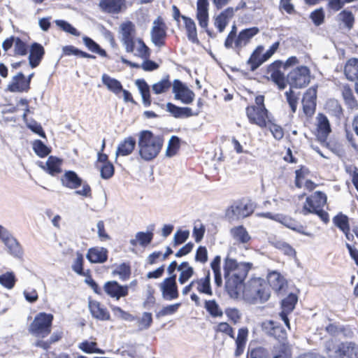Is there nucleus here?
I'll return each mask as SVG.
<instances>
[{
  "label": "nucleus",
  "mask_w": 358,
  "mask_h": 358,
  "mask_svg": "<svg viewBox=\"0 0 358 358\" xmlns=\"http://www.w3.org/2000/svg\"><path fill=\"white\" fill-rule=\"evenodd\" d=\"M252 267L249 262L238 263L236 259L227 257L224 259V277L225 290L231 298H238L245 279Z\"/></svg>",
  "instance_id": "1"
},
{
  "label": "nucleus",
  "mask_w": 358,
  "mask_h": 358,
  "mask_svg": "<svg viewBox=\"0 0 358 358\" xmlns=\"http://www.w3.org/2000/svg\"><path fill=\"white\" fill-rule=\"evenodd\" d=\"M164 141L160 135H155L150 130L141 131L138 141L139 155L145 161L154 159L161 152Z\"/></svg>",
  "instance_id": "2"
},
{
  "label": "nucleus",
  "mask_w": 358,
  "mask_h": 358,
  "mask_svg": "<svg viewBox=\"0 0 358 358\" xmlns=\"http://www.w3.org/2000/svg\"><path fill=\"white\" fill-rule=\"evenodd\" d=\"M245 115L250 124L261 129L266 128L270 120V113L265 105V96H256L254 103L246 106Z\"/></svg>",
  "instance_id": "3"
},
{
  "label": "nucleus",
  "mask_w": 358,
  "mask_h": 358,
  "mask_svg": "<svg viewBox=\"0 0 358 358\" xmlns=\"http://www.w3.org/2000/svg\"><path fill=\"white\" fill-rule=\"evenodd\" d=\"M256 208V203L251 199L241 198L233 201L225 210V217L229 222L243 220L251 216Z\"/></svg>",
  "instance_id": "4"
},
{
  "label": "nucleus",
  "mask_w": 358,
  "mask_h": 358,
  "mask_svg": "<svg viewBox=\"0 0 358 358\" xmlns=\"http://www.w3.org/2000/svg\"><path fill=\"white\" fill-rule=\"evenodd\" d=\"M215 331L227 335L235 340L236 348L234 350V356L236 357H238L243 354L249 334V331L247 327H244L240 328L238 330V334L236 338L234 328L227 322H219L215 327Z\"/></svg>",
  "instance_id": "5"
},
{
  "label": "nucleus",
  "mask_w": 358,
  "mask_h": 358,
  "mask_svg": "<svg viewBox=\"0 0 358 358\" xmlns=\"http://www.w3.org/2000/svg\"><path fill=\"white\" fill-rule=\"evenodd\" d=\"M54 316L51 313H38L29 327V332L38 338L47 337L52 331Z\"/></svg>",
  "instance_id": "6"
},
{
  "label": "nucleus",
  "mask_w": 358,
  "mask_h": 358,
  "mask_svg": "<svg viewBox=\"0 0 358 358\" xmlns=\"http://www.w3.org/2000/svg\"><path fill=\"white\" fill-rule=\"evenodd\" d=\"M310 81V71L306 66H297L287 74V83L291 87L303 88Z\"/></svg>",
  "instance_id": "7"
},
{
  "label": "nucleus",
  "mask_w": 358,
  "mask_h": 358,
  "mask_svg": "<svg viewBox=\"0 0 358 358\" xmlns=\"http://www.w3.org/2000/svg\"><path fill=\"white\" fill-rule=\"evenodd\" d=\"M248 292L255 300L263 303L268 300L271 296L269 286L266 281L261 278H252L249 281Z\"/></svg>",
  "instance_id": "8"
},
{
  "label": "nucleus",
  "mask_w": 358,
  "mask_h": 358,
  "mask_svg": "<svg viewBox=\"0 0 358 358\" xmlns=\"http://www.w3.org/2000/svg\"><path fill=\"white\" fill-rule=\"evenodd\" d=\"M167 26L162 16H158L153 22L150 31L151 41L158 48L166 45L167 38Z\"/></svg>",
  "instance_id": "9"
},
{
  "label": "nucleus",
  "mask_w": 358,
  "mask_h": 358,
  "mask_svg": "<svg viewBox=\"0 0 358 358\" xmlns=\"http://www.w3.org/2000/svg\"><path fill=\"white\" fill-rule=\"evenodd\" d=\"M122 34L121 41L125 47L127 52H133L135 49L136 26L131 21L122 22L120 27Z\"/></svg>",
  "instance_id": "10"
},
{
  "label": "nucleus",
  "mask_w": 358,
  "mask_h": 358,
  "mask_svg": "<svg viewBox=\"0 0 358 358\" xmlns=\"http://www.w3.org/2000/svg\"><path fill=\"white\" fill-rule=\"evenodd\" d=\"M282 66V62L280 60H275L267 66L266 71L268 78L273 82L280 90L287 87V79L281 71Z\"/></svg>",
  "instance_id": "11"
},
{
  "label": "nucleus",
  "mask_w": 358,
  "mask_h": 358,
  "mask_svg": "<svg viewBox=\"0 0 358 358\" xmlns=\"http://www.w3.org/2000/svg\"><path fill=\"white\" fill-rule=\"evenodd\" d=\"M317 119V140L323 145L330 148V144L327 142V138L331 132V125L327 116L322 113H319Z\"/></svg>",
  "instance_id": "12"
},
{
  "label": "nucleus",
  "mask_w": 358,
  "mask_h": 358,
  "mask_svg": "<svg viewBox=\"0 0 358 358\" xmlns=\"http://www.w3.org/2000/svg\"><path fill=\"white\" fill-rule=\"evenodd\" d=\"M14 45V55L25 56L30 46L20 37L11 36L6 38L2 43V48L5 52H8Z\"/></svg>",
  "instance_id": "13"
},
{
  "label": "nucleus",
  "mask_w": 358,
  "mask_h": 358,
  "mask_svg": "<svg viewBox=\"0 0 358 358\" xmlns=\"http://www.w3.org/2000/svg\"><path fill=\"white\" fill-rule=\"evenodd\" d=\"M262 330L268 336L278 340L280 343L287 341V332L282 325L274 320H266L262 324Z\"/></svg>",
  "instance_id": "14"
},
{
  "label": "nucleus",
  "mask_w": 358,
  "mask_h": 358,
  "mask_svg": "<svg viewBox=\"0 0 358 358\" xmlns=\"http://www.w3.org/2000/svg\"><path fill=\"white\" fill-rule=\"evenodd\" d=\"M159 287L164 299L173 300L178 298L179 292L176 283V274L164 279Z\"/></svg>",
  "instance_id": "15"
},
{
  "label": "nucleus",
  "mask_w": 358,
  "mask_h": 358,
  "mask_svg": "<svg viewBox=\"0 0 358 358\" xmlns=\"http://www.w3.org/2000/svg\"><path fill=\"white\" fill-rule=\"evenodd\" d=\"M173 92L175 94V99L180 100L185 104H189L194 99V92L185 85L180 80H174L173 83Z\"/></svg>",
  "instance_id": "16"
},
{
  "label": "nucleus",
  "mask_w": 358,
  "mask_h": 358,
  "mask_svg": "<svg viewBox=\"0 0 358 358\" xmlns=\"http://www.w3.org/2000/svg\"><path fill=\"white\" fill-rule=\"evenodd\" d=\"M103 289L106 294L116 300L122 297H125L129 294V287L127 285H121L115 280L106 282L103 285Z\"/></svg>",
  "instance_id": "17"
},
{
  "label": "nucleus",
  "mask_w": 358,
  "mask_h": 358,
  "mask_svg": "<svg viewBox=\"0 0 358 358\" xmlns=\"http://www.w3.org/2000/svg\"><path fill=\"white\" fill-rule=\"evenodd\" d=\"M89 309L92 316L101 321H108L111 320L110 312L104 305L96 300L89 301Z\"/></svg>",
  "instance_id": "18"
},
{
  "label": "nucleus",
  "mask_w": 358,
  "mask_h": 358,
  "mask_svg": "<svg viewBox=\"0 0 358 358\" xmlns=\"http://www.w3.org/2000/svg\"><path fill=\"white\" fill-rule=\"evenodd\" d=\"M29 63L32 69L37 67L45 54V48L38 43H33L29 48Z\"/></svg>",
  "instance_id": "19"
},
{
  "label": "nucleus",
  "mask_w": 358,
  "mask_h": 358,
  "mask_svg": "<svg viewBox=\"0 0 358 358\" xmlns=\"http://www.w3.org/2000/svg\"><path fill=\"white\" fill-rule=\"evenodd\" d=\"M259 32V29L252 27L243 29L238 34L235 41V49L240 50L246 46L251 39Z\"/></svg>",
  "instance_id": "20"
},
{
  "label": "nucleus",
  "mask_w": 358,
  "mask_h": 358,
  "mask_svg": "<svg viewBox=\"0 0 358 358\" xmlns=\"http://www.w3.org/2000/svg\"><path fill=\"white\" fill-rule=\"evenodd\" d=\"M28 82H25L24 75L22 72H19L13 77L6 90L10 92H27L31 88V87H28Z\"/></svg>",
  "instance_id": "21"
},
{
  "label": "nucleus",
  "mask_w": 358,
  "mask_h": 358,
  "mask_svg": "<svg viewBox=\"0 0 358 358\" xmlns=\"http://www.w3.org/2000/svg\"><path fill=\"white\" fill-rule=\"evenodd\" d=\"M303 113L306 117V124L311 123L313 115V88L310 87L304 93L302 99Z\"/></svg>",
  "instance_id": "22"
},
{
  "label": "nucleus",
  "mask_w": 358,
  "mask_h": 358,
  "mask_svg": "<svg viewBox=\"0 0 358 358\" xmlns=\"http://www.w3.org/2000/svg\"><path fill=\"white\" fill-rule=\"evenodd\" d=\"M86 257L92 264H103L108 260V250L103 247L90 248Z\"/></svg>",
  "instance_id": "23"
},
{
  "label": "nucleus",
  "mask_w": 358,
  "mask_h": 358,
  "mask_svg": "<svg viewBox=\"0 0 358 358\" xmlns=\"http://www.w3.org/2000/svg\"><path fill=\"white\" fill-rule=\"evenodd\" d=\"M62 159L55 156H50L44 165L43 162H40V166L48 174L55 176L62 173Z\"/></svg>",
  "instance_id": "24"
},
{
  "label": "nucleus",
  "mask_w": 358,
  "mask_h": 358,
  "mask_svg": "<svg viewBox=\"0 0 358 358\" xmlns=\"http://www.w3.org/2000/svg\"><path fill=\"white\" fill-rule=\"evenodd\" d=\"M125 5V0H100L99 8L106 13L117 14Z\"/></svg>",
  "instance_id": "25"
},
{
  "label": "nucleus",
  "mask_w": 358,
  "mask_h": 358,
  "mask_svg": "<svg viewBox=\"0 0 358 358\" xmlns=\"http://www.w3.org/2000/svg\"><path fill=\"white\" fill-rule=\"evenodd\" d=\"M264 50V47L262 45H257L251 53L249 59L247 61V64L249 66L250 70L251 71H255L262 64L266 62L262 54Z\"/></svg>",
  "instance_id": "26"
},
{
  "label": "nucleus",
  "mask_w": 358,
  "mask_h": 358,
  "mask_svg": "<svg viewBox=\"0 0 358 358\" xmlns=\"http://www.w3.org/2000/svg\"><path fill=\"white\" fill-rule=\"evenodd\" d=\"M267 284L276 292L282 291L287 285V281L278 271H271L267 275Z\"/></svg>",
  "instance_id": "27"
},
{
  "label": "nucleus",
  "mask_w": 358,
  "mask_h": 358,
  "mask_svg": "<svg viewBox=\"0 0 358 358\" xmlns=\"http://www.w3.org/2000/svg\"><path fill=\"white\" fill-rule=\"evenodd\" d=\"M295 185L298 188H301L304 183V187L309 192L313 189V182L310 180H306L307 176L310 174L309 170L303 166H301L299 169L295 171Z\"/></svg>",
  "instance_id": "28"
},
{
  "label": "nucleus",
  "mask_w": 358,
  "mask_h": 358,
  "mask_svg": "<svg viewBox=\"0 0 358 358\" xmlns=\"http://www.w3.org/2000/svg\"><path fill=\"white\" fill-rule=\"evenodd\" d=\"M194 285L196 286V290L199 294L212 296L213 294V289L210 285V271H207L205 276L201 278L194 279Z\"/></svg>",
  "instance_id": "29"
},
{
  "label": "nucleus",
  "mask_w": 358,
  "mask_h": 358,
  "mask_svg": "<svg viewBox=\"0 0 358 358\" xmlns=\"http://www.w3.org/2000/svg\"><path fill=\"white\" fill-rule=\"evenodd\" d=\"M63 186L69 189H77L83 184V180L73 171H67L61 178Z\"/></svg>",
  "instance_id": "30"
},
{
  "label": "nucleus",
  "mask_w": 358,
  "mask_h": 358,
  "mask_svg": "<svg viewBox=\"0 0 358 358\" xmlns=\"http://www.w3.org/2000/svg\"><path fill=\"white\" fill-rule=\"evenodd\" d=\"M136 144V140L133 136L125 138L117 146L115 152L116 157L131 155L135 149Z\"/></svg>",
  "instance_id": "31"
},
{
  "label": "nucleus",
  "mask_w": 358,
  "mask_h": 358,
  "mask_svg": "<svg viewBox=\"0 0 358 358\" xmlns=\"http://www.w3.org/2000/svg\"><path fill=\"white\" fill-rule=\"evenodd\" d=\"M336 353L339 358H358V347L352 343H342Z\"/></svg>",
  "instance_id": "32"
},
{
  "label": "nucleus",
  "mask_w": 358,
  "mask_h": 358,
  "mask_svg": "<svg viewBox=\"0 0 358 358\" xmlns=\"http://www.w3.org/2000/svg\"><path fill=\"white\" fill-rule=\"evenodd\" d=\"M185 28L186 29L187 37L189 41L193 43H199V41L197 36V30L194 21L187 16H182Z\"/></svg>",
  "instance_id": "33"
},
{
  "label": "nucleus",
  "mask_w": 358,
  "mask_h": 358,
  "mask_svg": "<svg viewBox=\"0 0 358 358\" xmlns=\"http://www.w3.org/2000/svg\"><path fill=\"white\" fill-rule=\"evenodd\" d=\"M247 358H269V352L265 347L250 343L247 351Z\"/></svg>",
  "instance_id": "34"
},
{
  "label": "nucleus",
  "mask_w": 358,
  "mask_h": 358,
  "mask_svg": "<svg viewBox=\"0 0 358 358\" xmlns=\"http://www.w3.org/2000/svg\"><path fill=\"white\" fill-rule=\"evenodd\" d=\"M273 352V358H292V347L288 342L274 345Z\"/></svg>",
  "instance_id": "35"
},
{
  "label": "nucleus",
  "mask_w": 358,
  "mask_h": 358,
  "mask_svg": "<svg viewBox=\"0 0 358 358\" xmlns=\"http://www.w3.org/2000/svg\"><path fill=\"white\" fill-rule=\"evenodd\" d=\"M141 94L143 103L145 106H150L152 103L150 87L143 79H138L135 82Z\"/></svg>",
  "instance_id": "36"
},
{
  "label": "nucleus",
  "mask_w": 358,
  "mask_h": 358,
  "mask_svg": "<svg viewBox=\"0 0 358 358\" xmlns=\"http://www.w3.org/2000/svg\"><path fill=\"white\" fill-rule=\"evenodd\" d=\"M1 241L8 248V252L10 255L15 257H19L22 255V248L14 238L6 234Z\"/></svg>",
  "instance_id": "37"
},
{
  "label": "nucleus",
  "mask_w": 358,
  "mask_h": 358,
  "mask_svg": "<svg viewBox=\"0 0 358 358\" xmlns=\"http://www.w3.org/2000/svg\"><path fill=\"white\" fill-rule=\"evenodd\" d=\"M345 75L349 80H356L358 79V59H350L344 69Z\"/></svg>",
  "instance_id": "38"
},
{
  "label": "nucleus",
  "mask_w": 358,
  "mask_h": 358,
  "mask_svg": "<svg viewBox=\"0 0 358 358\" xmlns=\"http://www.w3.org/2000/svg\"><path fill=\"white\" fill-rule=\"evenodd\" d=\"M203 306L212 317L217 318L223 316V311L215 299L205 300Z\"/></svg>",
  "instance_id": "39"
},
{
  "label": "nucleus",
  "mask_w": 358,
  "mask_h": 358,
  "mask_svg": "<svg viewBox=\"0 0 358 358\" xmlns=\"http://www.w3.org/2000/svg\"><path fill=\"white\" fill-rule=\"evenodd\" d=\"M84 263L85 259L83 255L80 252H77L76 257L73 262L71 268L72 270L78 275L85 277L86 275H89L91 271L90 269L86 271L84 270Z\"/></svg>",
  "instance_id": "40"
},
{
  "label": "nucleus",
  "mask_w": 358,
  "mask_h": 358,
  "mask_svg": "<svg viewBox=\"0 0 358 358\" xmlns=\"http://www.w3.org/2000/svg\"><path fill=\"white\" fill-rule=\"evenodd\" d=\"M220 264L221 257L220 255L215 256L210 263V267L214 274L215 283L218 287H221L222 285Z\"/></svg>",
  "instance_id": "41"
},
{
  "label": "nucleus",
  "mask_w": 358,
  "mask_h": 358,
  "mask_svg": "<svg viewBox=\"0 0 358 358\" xmlns=\"http://www.w3.org/2000/svg\"><path fill=\"white\" fill-rule=\"evenodd\" d=\"M83 41L85 45L90 51L94 53H96L103 57H108L106 51L104 49L101 48V46L90 37L87 36H83Z\"/></svg>",
  "instance_id": "42"
},
{
  "label": "nucleus",
  "mask_w": 358,
  "mask_h": 358,
  "mask_svg": "<svg viewBox=\"0 0 358 358\" xmlns=\"http://www.w3.org/2000/svg\"><path fill=\"white\" fill-rule=\"evenodd\" d=\"M172 85L169 75H166L158 83L152 85V89L155 94H159L167 92L171 89Z\"/></svg>",
  "instance_id": "43"
},
{
  "label": "nucleus",
  "mask_w": 358,
  "mask_h": 358,
  "mask_svg": "<svg viewBox=\"0 0 358 358\" xmlns=\"http://www.w3.org/2000/svg\"><path fill=\"white\" fill-rule=\"evenodd\" d=\"M102 82L107 87V88L115 94H119L122 90V85L121 83L113 78H110L107 74L102 76Z\"/></svg>",
  "instance_id": "44"
},
{
  "label": "nucleus",
  "mask_w": 358,
  "mask_h": 358,
  "mask_svg": "<svg viewBox=\"0 0 358 358\" xmlns=\"http://www.w3.org/2000/svg\"><path fill=\"white\" fill-rule=\"evenodd\" d=\"M231 234L236 240L241 243H246L250 240V235L243 225L232 228Z\"/></svg>",
  "instance_id": "45"
},
{
  "label": "nucleus",
  "mask_w": 358,
  "mask_h": 358,
  "mask_svg": "<svg viewBox=\"0 0 358 358\" xmlns=\"http://www.w3.org/2000/svg\"><path fill=\"white\" fill-rule=\"evenodd\" d=\"M78 348L83 352L87 354L99 353L103 354L104 352L98 346V343L95 341H89L85 340L78 344Z\"/></svg>",
  "instance_id": "46"
},
{
  "label": "nucleus",
  "mask_w": 358,
  "mask_h": 358,
  "mask_svg": "<svg viewBox=\"0 0 358 358\" xmlns=\"http://www.w3.org/2000/svg\"><path fill=\"white\" fill-rule=\"evenodd\" d=\"M63 55L65 56L76 55L80 57L87 59H96V56L80 50L73 45H66L62 49Z\"/></svg>",
  "instance_id": "47"
},
{
  "label": "nucleus",
  "mask_w": 358,
  "mask_h": 358,
  "mask_svg": "<svg viewBox=\"0 0 358 358\" xmlns=\"http://www.w3.org/2000/svg\"><path fill=\"white\" fill-rule=\"evenodd\" d=\"M62 338V332L53 333L48 341L38 340L34 345L43 350H48L50 348L51 345L60 341Z\"/></svg>",
  "instance_id": "48"
},
{
  "label": "nucleus",
  "mask_w": 358,
  "mask_h": 358,
  "mask_svg": "<svg viewBox=\"0 0 358 358\" xmlns=\"http://www.w3.org/2000/svg\"><path fill=\"white\" fill-rule=\"evenodd\" d=\"M333 222L348 237V233L350 231V225L348 216L341 213L333 218Z\"/></svg>",
  "instance_id": "49"
},
{
  "label": "nucleus",
  "mask_w": 358,
  "mask_h": 358,
  "mask_svg": "<svg viewBox=\"0 0 358 358\" xmlns=\"http://www.w3.org/2000/svg\"><path fill=\"white\" fill-rule=\"evenodd\" d=\"M136 320L138 331L145 330L149 329L152 324V315L151 313L145 312L141 317H136Z\"/></svg>",
  "instance_id": "50"
},
{
  "label": "nucleus",
  "mask_w": 358,
  "mask_h": 358,
  "mask_svg": "<svg viewBox=\"0 0 358 358\" xmlns=\"http://www.w3.org/2000/svg\"><path fill=\"white\" fill-rule=\"evenodd\" d=\"M17 279L13 272H6L0 275V284L3 287L11 289L15 287Z\"/></svg>",
  "instance_id": "51"
},
{
  "label": "nucleus",
  "mask_w": 358,
  "mask_h": 358,
  "mask_svg": "<svg viewBox=\"0 0 358 358\" xmlns=\"http://www.w3.org/2000/svg\"><path fill=\"white\" fill-rule=\"evenodd\" d=\"M113 274L119 275L122 280H127L131 274V266L129 263H122L113 271Z\"/></svg>",
  "instance_id": "52"
},
{
  "label": "nucleus",
  "mask_w": 358,
  "mask_h": 358,
  "mask_svg": "<svg viewBox=\"0 0 358 358\" xmlns=\"http://www.w3.org/2000/svg\"><path fill=\"white\" fill-rule=\"evenodd\" d=\"M297 301L298 297L296 294L290 293L282 301V311L291 313L294 309Z\"/></svg>",
  "instance_id": "53"
},
{
  "label": "nucleus",
  "mask_w": 358,
  "mask_h": 358,
  "mask_svg": "<svg viewBox=\"0 0 358 358\" xmlns=\"http://www.w3.org/2000/svg\"><path fill=\"white\" fill-rule=\"evenodd\" d=\"M33 150L35 153L41 158L48 156L51 152V149L45 145L41 140H35L33 142Z\"/></svg>",
  "instance_id": "54"
},
{
  "label": "nucleus",
  "mask_w": 358,
  "mask_h": 358,
  "mask_svg": "<svg viewBox=\"0 0 358 358\" xmlns=\"http://www.w3.org/2000/svg\"><path fill=\"white\" fill-rule=\"evenodd\" d=\"M342 95L345 101V103L350 108H355L358 106L357 101L353 96L352 91L348 86H343L342 89Z\"/></svg>",
  "instance_id": "55"
},
{
  "label": "nucleus",
  "mask_w": 358,
  "mask_h": 358,
  "mask_svg": "<svg viewBox=\"0 0 358 358\" xmlns=\"http://www.w3.org/2000/svg\"><path fill=\"white\" fill-rule=\"evenodd\" d=\"M55 23L63 31L69 33L75 36H79L80 35V31H78L70 23L64 20H57L55 21Z\"/></svg>",
  "instance_id": "56"
},
{
  "label": "nucleus",
  "mask_w": 358,
  "mask_h": 358,
  "mask_svg": "<svg viewBox=\"0 0 358 358\" xmlns=\"http://www.w3.org/2000/svg\"><path fill=\"white\" fill-rule=\"evenodd\" d=\"M224 313L228 320L234 324L240 322L242 315L240 310L236 308H227L224 310Z\"/></svg>",
  "instance_id": "57"
},
{
  "label": "nucleus",
  "mask_w": 358,
  "mask_h": 358,
  "mask_svg": "<svg viewBox=\"0 0 358 358\" xmlns=\"http://www.w3.org/2000/svg\"><path fill=\"white\" fill-rule=\"evenodd\" d=\"M180 148V140L178 136H173L168 144V147L166 148V155L168 157L174 156L178 151Z\"/></svg>",
  "instance_id": "58"
},
{
  "label": "nucleus",
  "mask_w": 358,
  "mask_h": 358,
  "mask_svg": "<svg viewBox=\"0 0 358 358\" xmlns=\"http://www.w3.org/2000/svg\"><path fill=\"white\" fill-rule=\"evenodd\" d=\"M275 247L280 250L285 255L290 257H296L295 250L288 243L283 241H277L274 244Z\"/></svg>",
  "instance_id": "59"
},
{
  "label": "nucleus",
  "mask_w": 358,
  "mask_h": 358,
  "mask_svg": "<svg viewBox=\"0 0 358 358\" xmlns=\"http://www.w3.org/2000/svg\"><path fill=\"white\" fill-rule=\"evenodd\" d=\"M338 20L344 23L345 26L350 29L353 27L355 18L352 13L348 10H343L338 15Z\"/></svg>",
  "instance_id": "60"
},
{
  "label": "nucleus",
  "mask_w": 358,
  "mask_h": 358,
  "mask_svg": "<svg viewBox=\"0 0 358 358\" xmlns=\"http://www.w3.org/2000/svg\"><path fill=\"white\" fill-rule=\"evenodd\" d=\"M266 128H268L269 131H271L275 139L279 141L283 138L284 130L282 127L274 123L271 120H268Z\"/></svg>",
  "instance_id": "61"
},
{
  "label": "nucleus",
  "mask_w": 358,
  "mask_h": 358,
  "mask_svg": "<svg viewBox=\"0 0 358 358\" xmlns=\"http://www.w3.org/2000/svg\"><path fill=\"white\" fill-rule=\"evenodd\" d=\"M115 173V167L111 162L101 164L100 166V175L103 179L108 180Z\"/></svg>",
  "instance_id": "62"
},
{
  "label": "nucleus",
  "mask_w": 358,
  "mask_h": 358,
  "mask_svg": "<svg viewBox=\"0 0 358 358\" xmlns=\"http://www.w3.org/2000/svg\"><path fill=\"white\" fill-rule=\"evenodd\" d=\"M180 306V303H177L164 306L158 313H157L156 317L159 318L166 315H173L178 311Z\"/></svg>",
  "instance_id": "63"
},
{
  "label": "nucleus",
  "mask_w": 358,
  "mask_h": 358,
  "mask_svg": "<svg viewBox=\"0 0 358 358\" xmlns=\"http://www.w3.org/2000/svg\"><path fill=\"white\" fill-rule=\"evenodd\" d=\"M136 238L142 246H146L151 243L153 238V234L152 232H138Z\"/></svg>",
  "instance_id": "64"
}]
</instances>
